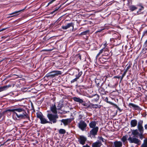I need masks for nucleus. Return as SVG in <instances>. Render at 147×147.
Segmentation results:
<instances>
[{"instance_id": "nucleus-2", "label": "nucleus", "mask_w": 147, "mask_h": 147, "mask_svg": "<svg viewBox=\"0 0 147 147\" xmlns=\"http://www.w3.org/2000/svg\"><path fill=\"white\" fill-rule=\"evenodd\" d=\"M61 74V71H53L47 74L45 77L48 78H54L56 76H57Z\"/></svg>"}, {"instance_id": "nucleus-15", "label": "nucleus", "mask_w": 147, "mask_h": 147, "mask_svg": "<svg viewBox=\"0 0 147 147\" xmlns=\"http://www.w3.org/2000/svg\"><path fill=\"white\" fill-rule=\"evenodd\" d=\"M86 140V138L83 136H80L79 141L80 144L83 145L85 144Z\"/></svg>"}, {"instance_id": "nucleus-61", "label": "nucleus", "mask_w": 147, "mask_h": 147, "mask_svg": "<svg viewBox=\"0 0 147 147\" xmlns=\"http://www.w3.org/2000/svg\"><path fill=\"white\" fill-rule=\"evenodd\" d=\"M109 58V57L107 59H108Z\"/></svg>"}, {"instance_id": "nucleus-1", "label": "nucleus", "mask_w": 147, "mask_h": 147, "mask_svg": "<svg viewBox=\"0 0 147 147\" xmlns=\"http://www.w3.org/2000/svg\"><path fill=\"white\" fill-rule=\"evenodd\" d=\"M9 112L13 113V117L14 119H22L27 117V115L26 112L23 109H8L4 111L2 113H8Z\"/></svg>"}, {"instance_id": "nucleus-10", "label": "nucleus", "mask_w": 147, "mask_h": 147, "mask_svg": "<svg viewBox=\"0 0 147 147\" xmlns=\"http://www.w3.org/2000/svg\"><path fill=\"white\" fill-rule=\"evenodd\" d=\"M25 8L24 9H23L20 10L18 11H15L11 13H9L8 14V15H13L14 16H16L20 14L21 12L23 10L25 9Z\"/></svg>"}, {"instance_id": "nucleus-3", "label": "nucleus", "mask_w": 147, "mask_h": 147, "mask_svg": "<svg viewBox=\"0 0 147 147\" xmlns=\"http://www.w3.org/2000/svg\"><path fill=\"white\" fill-rule=\"evenodd\" d=\"M47 117L50 121L52 122L53 123L56 122V119L58 118V117L57 114L54 115L51 114H48Z\"/></svg>"}, {"instance_id": "nucleus-35", "label": "nucleus", "mask_w": 147, "mask_h": 147, "mask_svg": "<svg viewBox=\"0 0 147 147\" xmlns=\"http://www.w3.org/2000/svg\"><path fill=\"white\" fill-rule=\"evenodd\" d=\"M127 140V138L126 136H123L121 138V140L123 142H125Z\"/></svg>"}, {"instance_id": "nucleus-49", "label": "nucleus", "mask_w": 147, "mask_h": 147, "mask_svg": "<svg viewBox=\"0 0 147 147\" xmlns=\"http://www.w3.org/2000/svg\"><path fill=\"white\" fill-rule=\"evenodd\" d=\"M114 78H118L119 79L120 78V76H115L114 77Z\"/></svg>"}, {"instance_id": "nucleus-43", "label": "nucleus", "mask_w": 147, "mask_h": 147, "mask_svg": "<svg viewBox=\"0 0 147 147\" xmlns=\"http://www.w3.org/2000/svg\"><path fill=\"white\" fill-rule=\"evenodd\" d=\"M18 76L17 75H13H13H9L7 77H8V78H9V77H12L13 76Z\"/></svg>"}, {"instance_id": "nucleus-38", "label": "nucleus", "mask_w": 147, "mask_h": 147, "mask_svg": "<svg viewBox=\"0 0 147 147\" xmlns=\"http://www.w3.org/2000/svg\"><path fill=\"white\" fill-rule=\"evenodd\" d=\"M59 7L56 8L52 12H51V13L52 14L54 13L55 12L57 11L58 10V9H59Z\"/></svg>"}, {"instance_id": "nucleus-26", "label": "nucleus", "mask_w": 147, "mask_h": 147, "mask_svg": "<svg viewBox=\"0 0 147 147\" xmlns=\"http://www.w3.org/2000/svg\"><path fill=\"white\" fill-rule=\"evenodd\" d=\"M109 54V52L108 51L107 48H106V50H105L104 51L103 53L102 54L103 56H108Z\"/></svg>"}, {"instance_id": "nucleus-13", "label": "nucleus", "mask_w": 147, "mask_h": 147, "mask_svg": "<svg viewBox=\"0 0 147 147\" xmlns=\"http://www.w3.org/2000/svg\"><path fill=\"white\" fill-rule=\"evenodd\" d=\"M11 86V85H8L3 86H1L0 87V92L5 90Z\"/></svg>"}, {"instance_id": "nucleus-20", "label": "nucleus", "mask_w": 147, "mask_h": 147, "mask_svg": "<svg viewBox=\"0 0 147 147\" xmlns=\"http://www.w3.org/2000/svg\"><path fill=\"white\" fill-rule=\"evenodd\" d=\"M89 125L90 128L93 129L96 127H95L96 125V122L95 121H92L89 123Z\"/></svg>"}, {"instance_id": "nucleus-39", "label": "nucleus", "mask_w": 147, "mask_h": 147, "mask_svg": "<svg viewBox=\"0 0 147 147\" xmlns=\"http://www.w3.org/2000/svg\"><path fill=\"white\" fill-rule=\"evenodd\" d=\"M144 9V7L142 6H141V8L138 11H137V13H138V14H139V12H140L141 11V10L142 9Z\"/></svg>"}, {"instance_id": "nucleus-28", "label": "nucleus", "mask_w": 147, "mask_h": 147, "mask_svg": "<svg viewBox=\"0 0 147 147\" xmlns=\"http://www.w3.org/2000/svg\"><path fill=\"white\" fill-rule=\"evenodd\" d=\"M89 32V30H87L81 32L80 34L79 35H86L87 34H88Z\"/></svg>"}, {"instance_id": "nucleus-54", "label": "nucleus", "mask_w": 147, "mask_h": 147, "mask_svg": "<svg viewBox=\"0 0 147 147\" xmlns=\"http://www.w3.org/2000/svg\"><path fill=\"white\" fill-rule=\"evenodd\" d=\"M80 102V103L81 104H82V105H84V106H85V105L84 104H83V102Z\"/></svg>"}, {"instance_id": "nucleus-46", "label": "nucleus", "mask_w": 147, "mask_h": 147, "mask_svg": "<svg viewBox=\"0 0 147 147\" xmlns=\"http://www.w3.org/2000/svg\"><path fill=\"white\" fill-rule=\"evenodd\" d=\"M95 82H96V84H97V86L99 87V83L98 82V83H97V81L96 80H95Z\"/></svg>"}, {"instance_id": "nucleus-60", "label": "nucleus", "mask_w": 147, "mask_h": 147, "mask_svg": "<svg viewBox=\"0 0 147 147\" xmlns=\"http://www.w3.org/2000/svg\"><path fill=\"white\" fill-rule=\"evenodd\" d=\"M24 100V98H22L21 100Z\"/></svg>"}, {"instance_id": "nucleus-62", "label": "nucleus", "mask_w": 147, "mask_h": 147, "mask_svg": "<svg viewBox=\"0 0 147 147\" xmlns=\"http://www.w3.org/2000/svg\"><path fill=\"white\" fill-rule=\"evenodd\" d=\"M55 100V99H53V100Z\"/></svg>"}, {"instance_id": "nucleus-23", "label": "nucleus", "mask_w": 147, "mask_h": 147, "mask_svg": "<svg viewBox=\"0 0 147 147\" xmlns=\"http://www.w3.org/2000/svg\"><path fill=\"white\" fill-rule=\"evenodd\" d=\"M78 73L76 76V78H77L78 80L79 79L82 74V71H80V70L79 69H78Z\"/></svg>"}, {"instance_id": "nucleus-17", "label": "nucleus", "mask_w": 147, "mask_h": 147, "mask_svg": "<svg viewBox=\"0 0 147 147\" xmlns=\"http://www.w3.org/2000/svg\"><path fill=\"white\" fill-rule=\"evenodd\" d=\"M102 84H102L101 87L99 89L98 91L101 94H104L105 93V89L101 87Z\"/></svg>"}, {"instance_id": "nucleus-27", "label": "nucleus", "mask_w": 147, "mask_h": 147, "mask_svg": "<svg viewBox=\"0 0 147 147\" xmlns=\"http://www.w3.org/2000/svg\"><path fill=\"white\" fill-rule=\"evenodd\" d=\"M93 101H97L99 100V96L97 94L95 95L93 97Z\"/></svg>"}, {"instance_id": "nucleus-40", "label": "nucleus", "mask_w": 147, "mask_h": 147, "mask_svg": "<svg viewBox=\"0 0 147 147\" xmlns=\"http://www.w3.org/2000/svg\"><path fill=\"white\" fill-rule=\"evenodd\" d=\"M108 87L112 88H114V86L113 85H111L110 84H108Z\"/></svg>"}, {"instance_id": "nucleus-32", "label": "nucleus", "mask_w": 147, "mask_h": 147, "mask_svg": "<svg viewBox=\"0 0 147 147\" xmlns=\"http://www.w3.org/2000/svg\"><path fill=\"white\" fill-rule=\"evenodd\" d=\"M129 106L130 107H133L134 108H137L138 107V106L131 103H129Z\"/></svg>"}, {"instance_id": "nucleus-51", "label": "nucleus", "mask_w": 147, "mask_h": 147, "mask_svg": "<svg viewBox=\"0 0 147 147\" xmlns=\"http://www.w3.org/2000/svg\"><path fill=\"white\" fill-rule=\"evenodd\" d=\"M108 98L107 97H106L105 99V101H108Z\"/></svg>"}, {"instance_id": "nucleus-6", "label": "nucleus", "mask_w": 147, "mask_h": 147, "mask_svg": "<svg viewBox=\"0 0 147 147\" xmlns=\"http://www.w3.org/2000/svg\"><path fill=\"white\" fill-rule=\"evenodd\" d=\"M78 125L79 128L82 130H84L87 126L86 124L83 121H80Z\"/></svg>"}, {"instance_id": "nucleus-14", "label": "nucleus", "mask_w": 147, "mask_h": 147, "mask_svg": "<svg viewBox=\"0 0 147 147\" xmlns=\"http://www.w3.org/2000/svg\"><path fill=\"white\" fill-rule=\"evenodd\" d=\"M122 146V143L120 142L116 141L114 143L113 147H121Z\"/></svg>"}, {"instance_id": "nucleus-9", "label": "nucleus", "mask_w": 147, "mask_h": 147, "mask_svg": "<svg viewBox=\"0 0 147 147\" xmlns=\"http://www.w3.org/2000/svg\"><path fill=\"white\" fill-rule=\"evenodd\" d=\"M132 134L135 136H136L137 135L138 136L140 137V138L141 139H142L143 138L142 136V134H139L138 130L136 129L135 130H133L132 131Z\"/></svg>"}, {"instance_id": "nucleus-55", "label": "nucleus", "mask_w": 147, "mask_h": 147, "mask_svg": "<svg viewBox=\"0 0 147 147\" xmlns=\"http://www.w3.org/2000/svg\"><path fill=\"white\" fill-rule=\"evenodd\" d=\"M83 147H90L88 146V145H86L83 146Z\"/></svg>"}, {"instance_id": "nucleus-24", "label": "nucleus", "mask_w": 147, "mask_h": 147, "mask_svg": "<svg viewBox=\"0 0 147 147\" xmlns=\"http://www.w3.org/2000/svg\"><path fill=\"white\" fill-rule=\"evenodd\" d=\"M131 124L132 127H134L136 125L137 121L135 120H132L131 121Z\"/></svg>"}, {"instance_id": "nucleus-5", "label": "nucleus", "mask_w": 147, "mask_h": 147, "mask_svg": "<svg viewBox=\"0 0 147 147\" xmlns=\"http://www.w3.org/2000/svg\"><path fill=\"white\" fill-rule=\"evenodd\" d=\"M70 27H72V30L74 28V24L72 22L67 24L65 26H63L62 27V28L63 30H66Z\"/></svg>"}, {"instance_id": "nucleus-33", "label": "nucleus", "mask_w": 147, "mask_h": 147, "mask_svg": "<svg viewBox=\"0 0 147 147\" xmlns=\"http://www.w3.org/2000/svg\"><path fill=\"white\" fill-rule=\"evenodd\" d=\"M73 100L74 101H83V100L79 98L74 97Z\"/></svg>"}, {"instance_id": "nucleus-42", "label": "nucleus", "mask_w": 147, "mask_h": 147, "mask_svg": "<svg viewBox=\"0 0 147 147\" xmlns=\"http://www.w3.org/2000/svg\"><path fill=\"white\" fill-rule=\"evenodd\" d=\"M37 116L38 118L40 119V117H42V116L40 114H38L37 115Z\"/></svg>"}, {"instance_id": "nucleus-58", "label": "nucleus", "mask_w": 147, "mask_h": 147, "mask_svg": "<svg viewBox=\"0 0 147 147\" xmlns=\"http://www.w3.org/2000/svg\"><path fill=\"white\" fill-rule=\"evenodd\" d=\"M128 2H130L131 1V0H128Z\"/></svg>"}, {"instance_id": "nucleus-18", "label": "nucleus", "mask_w": 147, "mask_h": 147, "mask_svg": "<svg viewBox=\"0 0 147 147\" xmlns=\"http://www.w3.org/2000/svg\"><path fill=\"white\" fill-rule=\"evenodd\" d=\"M51 109L53 113L55 114L57 113V112L56 110V106L54 105L51 107Z\"/></svg>"}, {"instance_id": "nucleus-48", "label": "nucleus", "mask_w": 147, "mask_h": 147, "mask_svg": "<svg viewBox=\"0 0 147 147\" xmlns=\"http://www.w3.org/2000/svg\"><path fill=\"white\" fill-rule=\"evenodd\" d=\"M3 115V113H0V119L1 118V117H2V115Z\"/></svg>"}, {"instance_id": "nucleus-31", "label": "nucleus", "mask_w": 147, "mask_h": 147, "mask_svg": "<svg viewBox=\"0 0 147 147\" xmlns=\"http://www.w3.org/2000/svg\"><path fill=\"white\" fill-rule=\"evenodd\" d=\"M128 65V66L126 68L125 71H126L127 72L128 70L131 67V63L130 62H129L128 64L127 65Z\"/></svg>"}, {"instance_id": "nucleus-44", "label": "nucleus", "mask_w": 147, "mask_h": 147, "mask_svg": "<svg viewBox=\"0 0 147 147\" xmlns=\"http://www.w3.org/2000/svg\"><path fill=\"white\" fill-rule=\"evenodd\" d=\"M144 35H147V30L145 31H144L143 32Z\"/></svg>"}, {"instance_id": "nucleus-59", "label": "nucleus", "mask_w": 147, "mask_h": 147, "mask_svg": "<svg viewBox=\"0 0 147 147\" xmlns=\"http://www.w3.org/2000/svg\"><path fill=\"white\" fill-rule=\"evenodd\" d=\"M115 105V106H116V107H117V105Z\"/></svg>"}, {"instance_id": "nucleus-12", "label": "nucleus", "mask_w": 147, "mask_h": 147, "mask_svg": "<svg viewBox=\"0 0 147 147\" xmlns=\"http://www.w3.org/2000/svg\"><path fill=\"white\" fill-rule=\"evenodd\" d=\"M54 105L57 106V109H59L62 107L63 102H56Z\"/></svg>"}, {"instance_id": "nucleus-56", "label": "nucleus", "mask_w": 147, "mask_h": 147, "mask_svg": "<svg viewBox=\"0 0 147 147\" xmlns=\"http://www.w3.org/2000/svg\"><path fill=\"white\" fill-rule=\"evenodd\" d=\"M145 129H147V124L146 125H145Z\"/></svg>"}, {"instance_id": "nucleus-47", "label": "nucleus", "mask_w": 147, "mask_h": 147, "mask_svg": "<svg viewBox=\"0 0 147 147\" xmlns=\"http://www.w3.org/2000/svg\"><path fill=\"white\" fill-rule=\"evenodd\" d=\"M115 92V91H112V90H109V92L110 93H111L113 92Z\"/></svg>"}, {"instance_id": "nucleus-22", "label": "nucleus", "mask_w": 147, "mask_h": 147, "mask_svg": "<svg viewBox=\"0 0 147 147\" xmlns=\"http://www.w3.org/2000/svg\"><path fill=\"white\" fill-rule=\"evenodd\" d=\"M41 122L42 124H45L48 123V121H47L46 119L44 118L43 117H40Z\"/></svg>"}, {"instance_id": "nucleus-34", "label": "nucleus", "mask_w": 147, "mask_h": 147, "mask_svg": "<svg viewBox=\"0 0 147 147\" xmlns=\"http://www.w3.org/2000/svg\"><path fill=\"white\" fill-rule=\"evenodd\" d=\"M59 133L61 134H64L65 133V131L63 129H60L59 131Z\"/></svg>"}, {"instance_id": "nucleus-36", "label": "nucleus", "mask_w": 147, "mask_h": 147, "mask_svg": "<svg viewBox=\"0 0 147 147\" xmlns=\"http://www.w3.org/2000/svg\"><path fill=\"white\" fill-rule=\"evenodd\" d=\"M127 71H125L124 73H123V74H122V77H121V80H122V79H123V78L125 76L126 73H127Z\"/></svg>"}, {"instance_id": "nucleus-25", "label": "nucleus", "mask_w": 147, "mask_h": 147, "mask_svg": "<svg viewBox=\"0 0 147 147\" xmlns=\"http://www.w3.org/2000/svg\"><path fill=\"white\" fill-rule=\"evenodd\" d=\"M101 145V143L100 142H96L93 144V147H100Z\"/></svg>"}, {"instance_id": "nucleus-30", "label": "nucleus", "mask_w": 147, "mask_h": 147, "mask_svg": "<svg viewBox=\"0 0 147 147\" xmlns=\"http://www.w3.org/2000/svg\"><path fill=\"white\" fill-rule=\"evenodd\" d=\"M61 122L63 123L65 125H67L68 122V119H62L61 121Z\"/></svg>"}, {"instance_id": "nucleus-8", "label": "nucleus", "mask_w": 147, "mask_h": 147, "mask_svg": "<svg viewBox=\"0 0 147 147\" xmlns=\"http://www.w3.org/2000/svg\"><path fill=\"white\" fill-rule=\"evenodd\" d=\"M98 127H96L95 128L93 129L90 132V135L94 136L96 134L98 131Z\"/></svg>"}, {"instance_id": "nucleus-57", "label": "nucleus", "mask_w": 147, "mask_h": 147, "mask_svg": "<svg viewBox=\"0 0 147 147\" xmlns=\"http://www.w3.org/2000/svg\"><path fill=\"white\" fill-rule=\"evenodd\" d=\"M145 43L146 44H147V40L145 42Z\"/></svg>"}, {"instance_id": "nucleus-11", "label": "nucleus", "mask_w": 147, "mask_h": 147, "mask_svg": "<svg viewBox=\"0 0 147 147\" xmlns=\"http://www.w3.org/2000/svg\"><path fill=\"white\" fill-rule=\"evenodd\" d=\"M78 57H79L78 59H79V61L81 60H82L84 61H86V55L85 54L80 55V54H78Z\"/></svg>"}, {"instance_id": "nucleus-41", "label": "nucleus", "mask_w": 147, "mask_h": 147, "mask_svg": "<svg viewBox=\"0 0 147 147\" xmlns=\"http://www.w3.org/2000/svg\"><path fill=\"white\" fill-rule=\"evenodd\" d=\"M56 0H51L48 3V5H49V4L52 3L53 2L55 1Z\"/></svg>"}, {"instance_id": "nucleus-4", "label": "nucleus", "mask_w": 147, "mask_h": 147, "mask_svg": "<svg viewBox=\"0 0 147 147\" xmlns=\"http://www.w3.org/2000/svg\"><path fill=\"white\" fill-rule=\"evenodd\" d=\"M128 140L131 143H134L136 144H138L140 142V141L138 139L130 137L128 138Z\"/></svg>"}, {"instance_id": "nucleus-29", "label": "nucleus", "mask_w": 147, "mask_h": 147, "mask_svg": "<svg viewBox=\"0 0 147 147\" xmlns=\"http://www.w3.org/2000/svg\"><path fill=\"white\" fill-rule=\"evenodd\" d=\"M141 147H147V139L144 140V143L142 145Z\"/></svg>"}, {"instance_id": "nucleus-16", "label": "nucleus", "mask_w": 147, "mask_h": 147, "mask_svg": "<svg viewBox=\"0 0 147 147\" xmlns=\"http://www.w3.org/2000/svg\"><path fill=\"white\" fill-rule=\"evenodd\" d=\"M138 127L139 130L140 132V133L141 134H142L143 133V129L142 123H139Z\"/></svg>"}, {"instance_id": "nucleus-7", "label": "nucleus", "mask_w": 147, "mask_h": 147, "mask_svg": "<svg viewBox=\"0 0 147 147\" xmlns=\"http://www.w3.org/2000/svg\"><path fill=\"white\" fill-rule=\"evenodd\" d=\"M79 57H78V55H76L75 56L72 57V59H71V62H72L74 64H76L79 61L78 59Z\"/></svg>"}, {"instance_id": "nucleus-50", "label": "nucleus", "mask_w": 147, "mask_h": 147, "mask_svg": "<svg viewBox=\"0 0 147 147\" xmlns=\"http://www.w3.org/2000/svg\"><path fill=\"white\" fill-rule=\"evenodd\" d=\"M10 16H9V17H8V18H11V17H14V16H13V15H10Z\"/></svg>"}, {"instance_id": "nucleus-45", "label": "nucleus", "mask_w": 147, "mask_h": 147, "mask_svg": "<svg viewBox=\"0 0 147 147\" xmlns=\"http://www.w3.org/2000/svg\"><path fill=\"white\" fill-rule=\"evenodd\" d=\"M7 28H3L1 30H0V32H1V31H3L5 30H6V29H7Z\"/></svg>"}, {"instance_id": "nucleus-37", "label": "nucleus", "mask_w": 147, "mask_h": 147, "mask_svg": "<svg viewBox=\"0 0 147 147\" xmlns=\"http://www.w3.org/2000/svg\"><path fill=\"white\" fill-rule=\"evenodd\" d=\"M78 79H77V78H74V79L72 80L71 81V83H74V82H76V81H77V80Z\"/></svg>"}, {"instance_id": "nucleus-19", "label": "nucleus", "mask_w": 147, "mask_h": 147, "mask_svg": "<svg viewBox=\"0 0 147 147\" xmlns=\"http://www.w3.org/2000/svg\"><path fill=\"white\" fill-rule=\"evenodd\" d=\"M129 9L131 11L136 10L137 9V7L135 5H131L129 7Z\"/></svg>"}, {"instance_id": "nucleus-21", "label": "nucleus", "mask_w": 147, "mask_h": 147, "mask_svg": "<svg viewBox=\"0 0 147 147\" xmlns=\"http://www.w3.org/2000/svg\"><path fill=\"white\" fill-rule=\"evenodd\" d=\"M105 50H106V48L105 47L104 48L101 49L99 51V53L97 54V55H96V59H97L98 57L102 53H103L104 52V51H105Z\"/></svg>"}, {"instance_id": "nucleus-53", "label": "nucleus", "mask_w": 147, "mask_h": 147, "mask_svg": "<svg viewBox=\"0 0 147 147\" xmlns=\"http://www.w3.org/2000/svg\"><path fill=\"white\" fill-rule=\"evenodd\" d=\"M108 103L110 104H112L113 105L112 103L111 102H109H109H107Z\"/></svg>"}, {"instance_id": "nucleus-52", "label": "nucleus", "mask_w": 147, "mask_h": 147, "mask_svg": "<svg viewBox=\"0 0 147 147\" xmlns=\"http://www.w3.org/2000/svg\"><path fill=\"white\" fill-rule=\"evenodd\" d=\"M80 88H85V86H80Z\"/></svg>"}]
</instances>
